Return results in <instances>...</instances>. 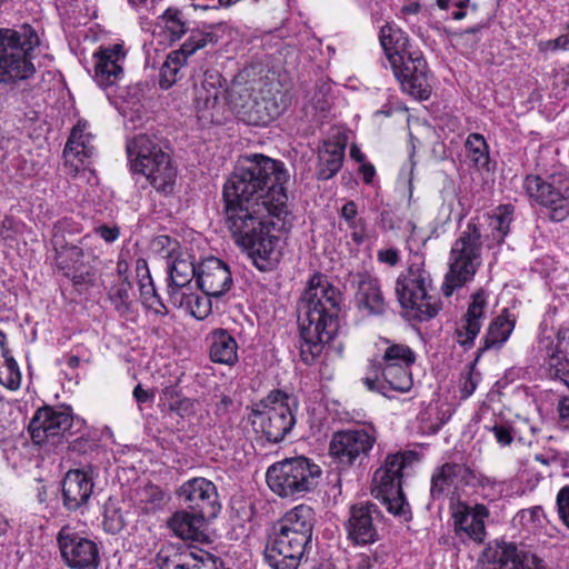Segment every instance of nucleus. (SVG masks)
I'll list each match as a JSON object with an SVG mask.
<instances>
[{
    "mask_svg": "<svg viewBox=\"0 0 569 569\" xmlns=\"http://www.w3.org/2000/svg\"><path fill=\"white\" fill-rule=\"evenodd\" d=\"M342 303L341 291L326 276L315 273L309 279L299 306L300 357L306 365L315 363L337 336Z\"/></svg>",
    "mask_w": 569,
    "mask_h": 569,
    "instance_id": "1",
    "label": "nucleus"
},
{
    "mask_svg": "<svg viewBox=\"0 0 569 569\" xmlns=\"http://www.w3.org/2000/svg\"><path fill=\"white\" fill-rule=\"evenodd\" d=\"M224 224L234 242L247 250L254 266L267 271L278 260L279 238L271 234L274 212L266 203H251L249 200L223 198Z\"/></svg>",
    "mask_w": 569,
    "mask_h": 569,
    "instance_id": "2",
    "label": "nucleus"
},
{
    "mask_svg": "<svg viewBox=\"0 0 569 569\" xmlns=\"http://www.w3.org/2000/svg\"><path fill=\"white\" fill-rule=\"evenodd\" d=\"M289 174L282 162L262 154H254L239 166L223 186V198L249 200L271 207L274 217L288 214L284 184Z\"/></svg>",
    "mask_w": 569,
    "mask_h": 569,
    "instance_id": "3",
    "label": "nucleus"
},
{
    "mask_svg": "<svg viewBox=\"0 0 569 569\" xmlns=\"http://www.w3.org/2000/svg\"><path fill=\"white\" fill-rule=\"evenodd\" d=\"M127 153L134 173L144 176L158 192L169 194L173 191L177 170L157 136H136L127 143Z\"/></svg>",
    "mask_w": 569,
    "mask_h": 569,
    "instance_id": "4",
    "label": "nucleus"
},
{
    "mask_svg": "<svg viewBox=\"0 0 569 569\" xmlns=\"http://www.w3.org/2000/svg\"><path fill=\"white\" fill-rule=\"evenodd\" d=\"M40 44L36 30L23 24L18 30L0 29V82H17L32 77V51Z\"/></svg>",
    "mask_w": 569,
    "mask_h": 569,
    "instance_id": "5",
    "label": "nucleus"
},
{
    "mask_svg": "<svg viewBox=\"0 0 569 569\" xmlns=\"http://www.w3.org/2000/svg\"><path fill=\"white\" fill-rule=\"evenodd\" d=\"M481 237L480 228L469 221L452 243L448 259L449 269L441 286L445 297H450L455 290L471 281L482 264Z\"/></svg>",
    "mask_w": 569,
    "mask_h": 569,
    "instance_id": "6",
    "label": "nucleus"
},
{
    "mask_svg": "<svg viewBox=\"0 0 569 569\" xmlns=\"http://www.w3.org/2000/svg\"><path fill=\"white\" fill-rule=\"evenodd\" d=\"M321 476V467L303 456L278 461L266 472L267 483L272 492L282 498L296 499L313 491Z\"/></svg>",
    "mask_w": 569,
    "mask_h": 569,
    "instance_id": "7",
    "label": "nucleus"
},
{
    "mask_svg": "<svg viewBox=\"0 0 569 569\" xmlns=\"http://www.w3.org/2000/svg\"><path fill=\"white\" fill-rule=\"evenodd\" d=\"M418 260L411 262L407 271L398 277L396 293L401 307L410 310L413 318L428 321L439 313L441 302L432 293V279L423 261L420 258Z\"/></svg>",
    "mask_w": 569,
    "mask_h": 569,
    "instance_id": "8",
    "label": "nucleus"
},
{
    "mask_svg": "<svg viewBox=\"0 0 569 569\" xmlns=\"http://www.w3.org/2000/svg\"><path fill=\"white\" fill-rule=\"evenodd\" d=\"M416 359V353L409 346L391 343L385 349L381 360L372 363L373 379L368 377L365 382L372 388L381 378L391 390L408 392L413 385L411 366Z\"/></svg>",
    "mask_w": 569,
    "mask_h": 569,
    "instance_id": "9",
    "label": "nucleus"
},
{
    "mask_svg": "<svg viewBox=\"0 0 569 569\" xmlns=\"http://www.w3.org/2000/svg\"><path fill=\"white\" fill-rule=\"evenodd\" d=\"M523 188L530 199L549 209L552 221H563L569 216V176L553 173L546 178L528 174Z\"/></svg>",
    "mask_w": 569,
    "mask_h": 569,
    "instance_id": "10",
    "label": "nucleus"
},
{
    "mask_svg": "<svg viewBox=\"0 0 569 569\" xmlns=\"http://www.w3.org/2000/svg\"><path fill=\"white\" fill-rule=\"evenodd\" d=\"M290 397L280 390L271 391L252 409V422L259 425L268 441L283 440L295 426Z\"/></svg>",
    "mask_w": 569,
    "mask_h": 569,
    "instance_id": "11",
    "label": "nucleus"
},
{
    "mask_svg": "<svg viewBox=\"0 0 569 569\" xmlns=\"http://www.w3.org/2000/svg\"><path fill=\"white\" fill-rule=\"evenodd\" d=\"M376 440L372 428L340 430L331 437L329 453L339 465L350 467L368 457Z\"/></svg>",
    "mask_w": 569,
    "mask_h": 569,
    "instance_id": "12",
    "label": "nucleus"
},
{
    "mask_svg": "<svg viewBox=\"0 0 569 569\" xmlns=\"http://www.w3.org/2000/svg\"><path fill=\"white\" fill-rule=\"evenodd\" d=\"M57 542L64 565L70 569H98L100 549L98 545L64 526L57 535Z\"/></svg>",
    "mask_w": 569,
    "mask_h": 569,
    "instance_id": "13",
    "label": "nucleus"
},
{
    "mask_svg": "<svg viewBox=\"0 0 569 569\" xmlns=\"http://www.w3.org/2000/svg\"><path fill=\"white\" fill-rule=\"evenodd\" d=\"M403 92L419 100H427L431 93L427 62L418 50L401 56L400 63H390Z\"/></svg>",
    "mask_w": 569,
    "mask_h": 569,
    "instance_id": "14",
    "label": "nucleus"
},
{
    "mask_svg": "<svg viewBox=\"0 0 569 569\" xmlns=\"http://www.w3.org/2000/svg\"><path fill=\"white\" fill-rule=\"evenodd\" d=\"M311 541L287 537L273 531L264 550V559L272 569H298Z\"/></svg>",
    "mask_w": 569,
    "mask_h": 569,
    "instance_id": "15",
    "label": "nucleus"
},
{
    "mask_svg": "<svg viewBox=\"0 0 569 569\" xmlns=\"http://www.w3.org/2000/svg\"><path fill=\"white\" fill-rule=\"evenodd\" d=\"M177 496L188 509L209 518H216L221 509L216 485L202 477L183 482Z\"/></svg>",
    "mask_w": 569,
    "mask_h": 569,
    "instance_id": "16",
    "label": "nucleus"
},
{
    "mask_svg": "<svg viewBox=\"0 0 569 569\" xmlns=\"http://www.w3.org/2000/svg\"><path fill=\"white\" fill-rule=\"evenodd\" d=\"M381 512L376 503L360 502L350 508L346 525L348 538L356 545L366 546L378 541Z\"/></svg>",
    "mask_w": 569,
    "mask_h": 569,
    "instance_id": "17",
    "label": "nucleus"
},
{
    "mask_svg": "<svg viewBox=\"0 0 569 569\" xmlns=\"http://www.w3.org/2000/svg\"><path fill=\"white\" fill-rule=\"evenodd\" d=\"M73 423L69 408L43 407L39 409L29 423L32 440L40 445L50 437H57L68 431Z\"/></svg>",
    "mask_w": 569,
    "mask_h": 569,
    "instance_id": "18",
    "label": "nucleus"
},
{
    "mask_svg": "<svg viewBox=\"0 0 569 569\" xmlns=\"http://www.w3.org/2000/svg\"><path fill=\"white\" fill-rule=\"evenodd\" d=\"M476 473L467 465L447 462L437 468L431 477L430 495L438 500L455 495L462 488L473 485Z\"/></svg>",
    "mask_w": 569,
    "mask_h": 569,
    "instance_id": "19",
    "label": "nucleus"
},
{
    "mask_svg": "<svg viewBox=\"0 0 569 569\" xmlns=\"http://www.w3.org/2000/svg\"><path fill=\"white\" fill-rule=\"evenodd\" d=\"M488 310L489 292L485 289H479L471 295L467 312L457 325L456 341L458 345L466 349L473 346Z\"/></svg>",
    "mask_w": 569,
    "mask_h": 569,
    "instance_id": "20",
    "label": "nucleus"
},
{
    "mask_svg": "<svg viewBox=\"0 0 569 569\" xmlns=\"http://www.w3.org/2000/svg\"><path fill=\"white\" fill-rule=\"evenodd\" d=\"M489 517V510L483 505L473 508L458 505L452 512L453 531L461 539H471L482 542L486 538L485 519Z\"/></svg>",
    "mask_w": 569,
    "mask_h": 569,
    "instance_id": "21",
    "label": "nucleus"
},
{
    "mask_svg": "<svg viewBox=\"0 0 569 569\" xmlns=\"http://www.w3.org/2000/svg\"><path fill=\"white\" fill-rule=\"evenodd\" d=\"M197 283L203 293L221 297L232 284L230 269L222 260L209 257L198 267Z\"/></svg>",
    "mask_w": 569,
    "mask_h": 569,
    "instance_id": "22",
    "label": "nucleus"
},
{
    "mask_svg": "<svg viewBox=\"0 0 569 569\" xmlns=\"http://www.w3.org/2000/svg\"><path fill=\"white\" fill-rule=\"evenodd\" d=\"M87 127L86 122H78L64 147L63 157L69 173L76 174L84 170L87 160L94 153V148L91 144L92 136L87 132Z\"/></svg>",
    "mask_w": 569,
    "mask_h": 569,
    "instance_id": "23",
    "label": "nucleus"
},
{
    "mask_svg": "<svg viewBox=\"0 0 569 569\" xmlns=\"http://www.w3.org/2000/svg\"><path fill=\"white\" fill-rule=\"evenodd\" d=\"M407 465L403 453L389 455L379 469L376 470L372 479L371 492L376 498L383 495L400 492L402 470Z\"/></svg>",
    "mask_w": 569,
    "mask_h": 569,
    "instance_id": "24",
    "label": "nucleus"
},
{
    "mask_svg": "<svg viewBox=\"0 0 569 569\" xmlns=\"http://www.w3.org/2000/svg\"><path fill=\"white\" fill-rule=\"evenodd\" d=\"M315 511L311 507L301 503L288 510L273 526V531L284 536L312 540L315 526Z\"/></svg>",
    "mask_w": 569,
    "mask_h": 569,
    "instance_id": "25",
    "label": "nucleus"
},
{
    "mask_svg": "<svg viewBox=\"0 0 569 569\" xmlns=\"http://www.w3.org/2000/svg\"><path fill=\"white\" fill-rule=\"evenodd\" d=\"M94 80L99 87L113 86L122 76V62L126 58L123 47L119 43L94 53Z\"/></svg>",
    "mask_w": 569,
    "mask_h": 569,
    "instance_id": "26",
    "label": "nucleus"
},
{
    "mask_svg": "<svg viewBox=\"0 0 569 569\" xmlns=\"http://www.w3.org/2000/svg\"><path fill=\"white\" fill-rule=\"evenodd\" d=\"M93 492L92 478L84 471L69 470L62 481L63 506L78 510L88 502Z\"/></svg>",
    "mask_w": 569,
    "mask_h": 569,
    "instance_id": "27",
    "label": "nucleus"
},
{
    "mask_svg": "<svg viewBox=\"0 0 569 569\" xmlns=\"http://www.w3.org/2000/svg\"><path fill=\"white\" fill-rule=\"evenodd\" d=\"M355 302L358 310L368 316H380L386 312L387 303L377 278L367 273L358 276Z\"/></svg>",
    "mask_w": 569,
    "mask_h": 569,
    "instance_id": "28",
    "label": "nucleus"
},
{
    "mask_svg": "<svg viewBox=\"0 0 569 569\" xmlns=\"http://www.w3.org/2000/svg\"><path fill=\"white\" fill-rule=\"evenodd\" d=\"M210 519L199 512L178 511L169 520L170 529L181 539L206 541V522Z\"/></svg>",
    "mask_w": 569,
    "mask_h": 569,
    "instance_id": "29",
    "label": "nucleus"
},
{
    "mask_svg": "<svg viewBox=\"0 0 569 569\" xmlns=\"http://www.w3.org/2000/svg\"><path fill=\"white\" fill-rule=\"evenodd\" d=\"M223 93L221 74L217 70H207L199 84L194 86V101L199 110L214 109Z\"/></svg>",
    "mask_w": 569,
    "mask_h": 569,
    "instance_id": "30",
    "label": "nucleus"
},
{
    "mask_svg": "<svg viewBox=\"0 0 569 569\" xmlns=\"http://www.w3.org/2000/svg\"><path fill=\"white\" fill-rule=\"evenodd\" d=\"M540 351L548 360L549 370L569 366V329H560L553 338L543 337L539 341Z\"/></svg>",
    "mask_w": 569,
    "mask_h": 569,
    "instance_id": "31",
    "label": "nucleus"
},
{
    "mask_svg": "<svg viewBox=\"0 0 569 569\" xmlns=\"http://www.w3.org/2000/svg\"><path fill=\"white\" fill-rule=\"evenodd\" d=\"M237 112L250 126H267L281 113V109L274 100L262 97L241 106Z\"/></svg>",
    "mask_w": 569,
    "mask_h": 569,
    "instance_id": "32",
    "label": "nucleus"
},
{
    "mask_svg": "<svg viewBox=\"0 0 569 569\" xmlns=\"http://www.w3.org/2000/svg\"><path fill=\"white\" fill-rule=\"evenodd\" d=\"M380 43L389 63H400L401 56L412 52L407 34L395 24H386L379 34Z\"/></svg>",
    "mask_w": 569,
    "mask_h": 569,
    "instance_id": "33",
    "label": "nucleus"
},
{
    "mask_svg": "<svg viewBox=\"0 0 569 569\" xmlns=\"http://www.w3.org/2000/svg\"><path fill=\"white\" fill-rule=\"evenodd\" d=\"M346 146L338 141H325L318 151V178L328 180L332 178L341 168L345 157Z\"/></svg>",
    "mask_w": 569,
    "mask_h": 569,
    "instance_id": "34",
    "label": "nucleus"
},
{
    "mask_svg": "<svg viewBox=\"0 0 569 569\" xmlns=\"http://www.w3.org/2000/svg\"><path fill=\"white\" fill-rule=\"evenodd\" d=\"M526 555L520 553L513 543L505 541L489 546L483 553L489 563L497 566L495 569H522Z\"/></svg>",
    "mask_w": 569,
    "mask_h": 569,
    "instance_id": "35",
    "label": "nucleus"
},
{
    "mask_svg": "<svg viewBox=\"0 0 569 569\" xmlns=\"http://www.w3.org/2000/svg\"><path fill=\"white\" fill-rule=\"evenodd\" d=\"M210 359L216 363L232 366L238 361V343L226 330H214L210 337Z\"/></svg>",
    "mask_w": 569,
    "mask_h": 569,
    "instance_id": "36",
    "label": "nucleus"
},
{
    "mask_svg": "<svg viewBox=\"0 0 569 569\" xmlns=\"http://www.w3.org/2000/svg\"><path fill=\"white\" fill-rule=\"evenodd\" d=\"M169 297L176 307L184 308L197 319H204L211 312V296L206 293L198 295L191 292V289L189 288V290H170Z\"/></svg>",
    "mask_w": 569,
    "mask_h": 569,
    "instance_id": "37",
    "label": "nucleus"
},
{
    "mask_svg": "<svg viewBox=\"0 0 569 569\" xmlns=\"http://www.w3.org/2000/svg\"><path fill=\"white\" fill-rule=\"evenodd\" d=\"M515 323L516 319L505 309L500 316L490 322L483 338L482 350L500 348L510 337Z\"/></svg>",
    "mask_w": 569,
    "mask_h": 569,
    "instance_id": "38",
    "label": "nucleus"
},
{
    "mask_svg": "<svg viewBox=\"0 0 569 569\" xmlns=\"http://www.w3.org/2000/svg\"><path fill=\"white\" fill-rule=\"evenodd\" d=\"M512 213L513 208L510 204L499 206L492 213H488L486 217L490 234L487 238H491L497 244L502 243L509 233Z\"/></svg>",
    "mask_w": 569,
    "mask_h": 569,
    "instance_id": "39",
    "label": "nucleus"
},
{
    "mask_svg": "<svg viewBox=\"0 0 569 569\" xmlns=\"http://www.w3.org/2000/svg\"><path fill=\"white\" fill-rule=\"evenodd\" d=\"M169 277L171 280V284L169 286L170 290H189V284L194 276H197L198 270L194 267L193 261L190 260V257H177L172 260V262L168 266Z\"/></svg>",
    "mask_w": 569,
    "mask_h": 569,
    "instance_id": "40",
    "label": "nucleus"
},
{
    "mask_svg": "<svg viewBox=\"0 0 569 569\" xmlns=\"http://www.w3.org/2000/svg\"><path fill=\"white\" fill-rule=\"evenodd\" d=\"M90 242L91 237L84 236L79 241V244H60L59 238L56 237L53 244L57 253V264L61 268H66L67 266H70V263L76 264L81 262Z\"/></svg>",
    "mask_w": 569,
    "mask_h": 569,
    "instance_id": "41",
    "label": "nucleus"
},
{
    "mask_svg": "<svg viewBox=\"0 0 569 569\" xmlns=\"http://www.w3.org/2000/svg\"><path fill=\"white\" fill-rule=\"evenodd\" d=\"M189 57L182 48L168 54L160 69L159 84L162 89H169L176 83L178 74Z\"/></svg>",
    "mask_w": 569,
    "mask_h": 569,
    "instance_id": "42",
    "label": "nucleus"
},
{
    "mask_svg": "<svg viewBox=\"0 0 569 569\" xmlns=\"http://www.w3.org/2000/svg\"><path fill=\"white\" fill-rule=\"evenodd\" d=\"M220 27V24L210 26L201 30L192 31L190 37L184 41L181 48L183 49V51L187 52V54L191 56L197 50L202 49L208 44L217 43L220 39V34L218 33Z\"/></svg>",
    "mask_w": 569,
    "mask_h": 569,
    "instance_id": "43",
    "label": "nucleus"
},
{
    "mask_svg": "<svg viewBox=\"0 0 569 569\" xmlns=\"http://www.w3.org/2000/svg\"><path fill=\"white\" fill-rule=\"evenodd\" d=\"M136 499L147 512L154 511L166 503V495L162 489L151 483L138 488Z\"/></svg>",
    "mask_w": 569,
    "mask_h": 569,
    "instance_id": "44",
    "label": "nucleus"
},
{
    "mask_svg": "<svg viewBox=\"0 0 569 569\" xmlns=\"http://www.w3.org/2000/svg\"><path fill=\"white\" fill-rule=\"evenodd\" d=\"M466 149L468 152V158L476 167H487L489 162L488 144L481 134H469L466 141Z\"/></svg>",
    "mask_w": 569,
    "mask_h": 569,
    "instance_id": "45",
    "label": "nucleus"
},
{
    "mask_svg": "<svg viewBox=\"0 0 569 569\" xmlns=\"http://www.w3.org/2000/svg\"><path fill=\"white\" fill-rule=\"evenodd\" d=\"M341 217L352 230L351 238L356 243H361L365 239V222L358 218V207L355 201L345 203L340 211Z\"/></svg>",
    "mask_w": 569,
    "mask_h": 569,
    "instance_id": "46",
    "label": "nucleus"
},
{
    "mask_svg": "<svg viewBox=\"0 0 569 569\" xmlns=\"http://www.w3.org/2000/svg\"><path fill=\"white\" fill-rule=\"evenodd\" d=\"M0 385L17 390L21 385V372L14 358L9 353L0 366Z\"/></svg>",
    "mask_w": 569,
    "mask_h": 569,
    "instance_id": "47",
    "label": "nucleus"
},
{
    "mask_svg": "<svg viewBox=\"0 0 569 569\" xmlns=\"http://www.w3.org/2000/svg\"><path fill=\"white\" fill-rule=\"evenodd\" d=\"M130 290L131 283L128 281H122L110 289L109 299L120 316H126L130 312L132 303L129 295Z\"/></svg>",
    "mask_w": 569,
    "mask_h": 569,
    "instance_id": "48",
    "label": "nucleus"
},
{
    "mask_svg": "<svg viewBox=\"0 0 569 569\" xmlns=\"http://www.w3.org/2000/svg\"><path fill=\"white\" fill-rule=\"evenodd\" d=\"M164 28L172 39H180L188 30L187 21L179 9L168 8L161 16Z\"/></svg>",
    "mask_w": 569,
    "mask_h": 569,
    "instance_id": "49",
    "label": "nucleus"
},
{
    "mask_svg": "<svg viewBox=\"0 0 569 569\" xmlns=\"http://www.w3.org/2000/svg\"><path fill=\"white\" fill-rule=\"evenodd\" d=\"M379 499L387 507V510L390 513L403 518L405 520H408L410 518V507L409 503L406 501L402 489L400 490V492L395 495L380 496Z\"/></svg>",
    "mask_w": 569,
    "mask_h": 569,
    "instance_id": "50",
    "label": "nucleus"
},
{
    "mask_svg": "<svg viewBox=\"0 0 569 569\" xmlns=\"http://www.w3.org/2000/svg\"><path fill=\"white\" fill-rule=\"evenodd\" d=\"M538 49L540 52H553L557 50H568L569 49V23L566 27V30L562 34L552 40L540 41L538 43Z\"/></svg>",
    "mask_w": 569,
    "mask_h": 569,
    "instance_id": "51",
    "label": "nucleus"
},
{
    "mask_svg": "<svg viewBox=\"0 0 569 569\" xmlns=\"http://www.w3.org/2000/svg\"><path fill=\"white\" fill-rule=\"evenodd\" d=\"M479 383V376L473 372V369L470 368L466 373H463L459 381V391L461 399L469 398L476 390Z\"/></svg>",
    "mask_w": 569,
    "mask_h": 569,
    "instance_id": "52",
    "label": "nucleus"
},
{
    "mask_svg": "<svg viewBox=\"0 0 569 569\" xmlns=\"http://www.w3.org/2000/svg\"><path fill=\"white\" fill-rule=\"evenodd\" d=\"M535 460L545 466L556 468L561 467L566 469L569 467V459L567 457L551 450L535 455Z\"/></svg>",
    "mask_w": 569,
    "mask_h": 569,
    "instance_id": "53",
    "label": "nucleus"
},
{
    "mask_svg": "<svg viewBox=\"0 0 569 569\" xmlns=\"http://www.w3.org/2000/svg\"><path fill=\"white\" fill-rule=\"evenodd\" d=\"M557 509L559 518L569 528V486L559 490L557 495Z\"/></svg>",
    "mask_w": 569,
    "mask_h": 569,
    "instance_id": "54",
    "label": "nucleus"
},
{
    "mask_svg": "<svg viewBox=\"0 0 569 569\" xmlns=\"http://www.w3.org/2000/svg\"><path fill=\"white\" fill-rule=\"evenodd\" d=\"M377 260L381 263L395 267L400 261V251L396 248H386L377 251Z\"/></svg>",
    "mask_w": 569,
    "mask_h": 569,
    "instance_id": "55",
    "label": "nucleus"
},
{
    "mask_svg": "<svg viewBox=\"0 0 569 569\" xmlns=\"http://www.w3.org/2000/svg\"><path fill=\"white\" fill-rule=\"evenodd\" d=\"M558 422L562 428H569V397L563 396L557 405Z\"/></svg>",
    "mask_w": 569,
    "mask_h": 569,
    "instance_id": "56",
    "label": "nucleus"
},
{
    "mask_svg": "<svg viewBox=\"0 0 569 569\" xmlns=\"http://www.w3.org/2000/svg\"><path fill=\"white\" fill-rule=\"evenodd\" d=\"M94 231L100 238H102L108 243L114 242L120 236V229L117 226L110 227L102 224L97 227Z\"/></svg>",
    "mask_w": 569,
    "mask_h": 569,
    "instance_id": "57",
    "label": "nucleus"
},
{
    "mask_svg": "<svg viewBox=\"0 0 569 569\" xmlns=\"http://www.w3.org/2000/svg\"><path fill=\"white\" fill-rule=\"evenodd\" d=\"M493 436L501 446H509L512 442L510 429L502 425H495L491 429Z\"/></svg>",
    "mask_w": 569,
    "mask_h": 569,
    "instance_id": "58",
    "label": "nucleus"
},
{
    "mask_svg": "<svg viewBox=\"0 0 569 569\" xmlns=\"http://www.w3.org/2000/svg\"><path fill=\"white\" fill-rule=\"evenodd\" d=\"M103 527L107 532L117 533L122 529L123 521L116 512L112 516L106 515Z\"/></svg>",
    "mask_w": 569,
    "mask_h": 569,
    "instance_id": "59",
    "label": "nucleus"
},
{
    "mask_svg": "<svg viewBox=\"0 0 569 569\" xmlns=\"http://www.w3.org/2000/svg\"><path fill=\"white\" fill-rule=\"evenodd\" d=\"M522 569H551L547 563L536 555H526L522 560Z\"/></svg>",
    "mask_w": 569,
    "mask_h": 569,
    "instance_id": "60",
    "label": "nucleus"
},
{
    "mask_svg": "<svg viewBox=\"0 0 569 569\" xmlns=\"http://www.w3.org/2000/svg\"><path fill=\"white\" fill-rule=\"evenodd\" d=\"M143 306L159 316H164L168 312L167 307L164 306L158 293L148 301H146Z\"/></svg>",
    "mask_w": 569,
    "mask_h": 569,
    "instance_id": "61",
    "label": "nucleus"
},
{
    "mask_svg": "<svg viewBox=\"0 0 569 569\" xmlns=\"http://www.w3.org/2000/svg\"><path fill=\"white\" fill-rule=\"evenodd\" d=\"M139 287L142 303H144L146 301H148L149 299L157 295L152 280H148L146 282H143V280H139Z\"/></svg>",
    "mask_w": 569,
    "mask_h": 569,
    "instance_id": "62",
    "label": "nucleus"
},
{
    "mask_svg": "<svg viewBox=\"0 0 569 569\" xmlns=\"http://www.w3.org/2000/svg\"><path fill=\"white\" fill-rule=\"evenodd\" d=\"M476 481L483 488L489 487L491 489H496L499 492L502 491V482H499L491 477L482 475H480L479 477L476 476L475 482Z\"/></svg>",
    "mask_w": 569,
    "mask_h": 569,
    "instance_id": "63",
    "label": "nucleus"
},
{
    "mask_svg": "<svg viewBox=\"0 0 569 569\" xmlns=\"http://www.w3.org/2000/svg\"><path fill=\"white\" fill-rule=\"evenodd\" d=\"M136 272H137V276L139 277V280H143V282H146L148 280H152L150 272H149L147 261L144 259L137 260Z\"/></svg>",
    "mask_w": 569,
    "mask_h": 569,
    "instance_id": "64",
    "label": "nucleus"
}]
</instances>
